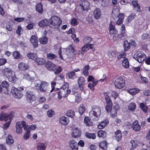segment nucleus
Here are the masks:
<instances>
[{"instance_id":"nucleus-15","label":"nucleus","mask_w":150,"mask_h":150,"mask_svg":"<svg viewBox=\"0 0 150 150\" xmlns=\"http://www.w3.org/2000/svg\"><path fill=\"white\" fill-rule=\"evenodd\" d=\"M85 82V79L83 77L81 76L78 79V84L81 90H83L84 89Z\"/></svg>"},{"instance_id":"nucleus-20","label":"nucleus","mask_w":150,"mask_h":150,"mask_svg":"<svg viewBox=\"0 0 150 150\" xmlns=\"http://www.w3.org/2000/svg\"><path fill=\"white\" fill-rule=\"evenodd\" d=\"M30 41L33 47H37L38 46V38L35 35H33L30 37Z\"/></svg>"},{"instance_id":"nucleus-14","label":"nucleus","mask_w":150,"mask_h":150,"mask_svg":"<svg viewBox=\"0 0 150 150\" xmlns=\"http://www.w3.org/2000/svg\"><path fill=\"white\" fill-rule=\"evenodd\" d=\"M26 96L27 100L31 102L34 100L35 99V97L33 92L30 91H27L26 94Z\"/></svg>"},{"instance_id":"nucleus-47","label":"nucleus","mask_w":150,"mask_h":150,"mask_svg":"<svg viewBox=\"0 0 150 150\" xmlns=\"http://www.w3.org/2000/svg\"><path fill=\"white\" fill-rule=\"evenodd\" d=\"M66 75L70 79H73L76 77L75 73L73 71L67 73Z\"/></svg>"},{"instance_id":"nucleus-58","label":"nucleus","mask_w":150,"mask_h":150,"mask_svg":"<svg viewBox=\"0 0 150 150\" xmlns=\"http://www.w3.org/2000/svg\"><path fill=\"white\" fill-rule=\"evenodd\" d=\"M112 103L108 104L105 107V109L108 112H109L112 110Z\"/></svg>"},{"instance_id":"nucleus-16","label":"nucleus","mask_w":150,"mask_h":150,"mask_svg":"<svg viewBox=\"0 0 150 150\" xmlns=\"http://www.w3.org/2000/svg\"><path fill=\"white\" fill-rule=\"evenodd\" d=\"M69 144L72 150H78V146L77 142L75 140H70L69 142Z\"/></svg>"},{"instance_id":"nucleus-9","label":"nucleus","mask_w":150,"mask_h":150,"mask_svg":"<svg viewBox=\"0 0 150 150\" xmlns=\"http://www.w3.org/2000/svg\"><path fill=\"white\" fill-rule=\"evenodd\" d=\"M109 33L110 35H114L113 39H114L115 37H116L118 33V31L115 28V25L112 24V21H110L109 23Z\"/></svg>"},{"instance_id":"nucleus-13","label":"nucleus","mask_w":150,"mask_h":150,"mask_svg":"<svg viewBox=\"0 0 150 150\" xmlns=\"http://www.w3.org/2000/svg\"><path fill=\"white\" fill-rule=\"evenodd\" d=\"M81 134V132L80 129L77 127L73 128L71 133V136L74 138H77L79 137Z\"/></svg>"},{"instance_id":"nucleus-59","label":"nucleus","mask_w":150,"mask_h":150,"mask_svg":"<svg viewBox=\"0 0 150 150\" xmlns=\"http://www.w3.org/2000/svg\"><path fill=\"white\" fill-rule=\"evenodd\" d=\"M62 69L61 67L59 66L56 69V67L54 69V73L56 74H59L62 71Z\"/></svg>"},{"instance_id":"nucleus-53","label":"nucleus","mask_w":150,"mask_h":150,"mask_svg":"<svg viewBox=\"0 0 150 150\" xmlns=\"http://www.w3.org/2000/svg\"><path fill=\"white\" fill-rule=\"evenodd\" d=\"M47 57L50 59H53L56 58L57 56L52 53H49L47 54Z\"/></svg>"},{"instance_id":"nucleus-48","label":"nucleus","mask_w":150,"mask_h":150,"mask_svg":"<svg viewBox=\"0 0 150 150\" xmlns=\"http://www.w3.org/2000/svg\"><path fill=\"white\" fill-rule=\"evenodd\" d=\"M139 107L144 112H147L148 108L144 103H140L139 105Z\"/></svg>"},{"instance_id":"nucleus-27","label":"nucleus","mask_w":150,"mask_h":150,"mask_svg":"<svg viewBox=\"0 0 150 150\" xmlns=\"http://www.w3.org/2000/svg\"><path fill=\"white\" fill-rule=\"evenodd\" d=\"M14 142V141L12 136L10 134L8 135L6 139V144L8 145H10L13 144Z\"/></svg>"},{"instance_id":"nucleus-49","label":"nucleus","mask_w":150,"mask_h":150,"mask_svg":"<svg viewBox=\"0 0 150 150\" xmlns=\"http://www.w3.org/2000/svg\"><path fill=\"white\" fill-rule=\"evenodd\" d=\"M81 100L82 98L80 93H78L75 96V100L76 102L79 103L81 101Z\"/></svg>"},{"instance_id":"nucleus-61","label":"nucleus","mask_w":150,"mask_h":150,"mask_svg":"<svg viewBox=\"0 0 150 150\" xmlns=\"http://www.w3.org/2000/svg\"><path fill=\"white\" fill-rule=\"evenodd\" d=\"M1 84L3 87L6 88L7 90V88L9 86V84L7 81H3L2 82Z\"/></svg>"},{"instance_id":"nucleus-63","label":"nucleus","mask_w":150,"mask_h":150,"mask_svg":"<svg viewBox=\"0 0 150 150\" xmlns=\"http://www.w3.org/2000/svg\"><path fill=\"white\" fill-rule=\"evenodd\" d=\"M20 54L19 52L18 51H15L13 53V56L15 59H18L20 56Z\"/></svg>"},{"instance_id":"nucleus-5","label":"nucleus","mask_w":150,"mask_h":150,"mask_svg":"<svg viewBox=\"0 0 150 150\" xmlns=\"http://www.w3.org/2000/svg\"><path fill=\"white\" fill-rule=\"evenodd\" d=\"M146 57V55L142 51L136 52L133 56V58L140 63H142L144 61Z\"/></svg>"},{"instance_id":"nucleus-3","label":"nucleus","mask_w":150,"mask_h":150,"mask_svg":"<svg viewBox=\"0 0 150 150\" xmlns=\"http://www.w3.org/2000/svg\"><path fill=\"white\" fill-rule=\"evenodd\" d=\"M50 25L54 28H58L62 23L60 18L56 16H53L49 18Z\"/></svg>"},{"instance_id":"nucleus-44","label":"nucleus","mask_w":150,"mask_h":150,"mask_svg":"<svg viewBox=\"0 0 150 150\" xmlns=\"http://www.w3.org/2000/svg\"><path fill=\"white\" fill-rule=\"evenodd\" d=\"M84 123L88 126H91L93 125L92 122L90 120L88 117H86L84 119Z\"/></svg>"},{"instance_id":"nucleus-26","label":"nucleus","mask_w":150,"mask_h":150,"mask_svg":"<svg viewBox=\"0 0 150 150\" xmlns=\"http://www.w3.org/2000/svg\"><path fill=\"white\" fill-rule=\"evenodd\" d=\"M109 123L107 120H105L100 122L98 125V128L99 129H102L105 127Z\"/></svg>"},{"instance_id":"nucleus-2","label":"nucleus","mask_w":150,"mask_h":150,"mask_svg":"<svg viewBox=\"0 0 150 150\" xmlns=\"http://www.w3.org/2000/svg\"><path fill=\"white\" fill-rule=\"evenodd\" d=\"M4 75L8 79L9 81L12 82H15L17 78L15 75V72L10 69L5 68L3 71Z\"/></svg>"},{"instance_id":"nucleus-11","label":"nucleus","mask_w":150,"mask_h":150,"mask_svg":"<svg viewBox=\"0 0 150 150\" xmlns=\"http://www.w3.org/2000/svg\"><path fill=\"white\" fill-rule=\"evenodd\" d=\"M80 5L83 10H88L90 8V3L87 0L81 1L80 3Z\"/></svg>"},{"instance_id":"nucleus-51","label":"nucleus","mask_w":150,"mask_h":150,"mask_svg":"<svg viewBox=\"0 0 150 150\" xmlns=\"http://www.w3.org/2000/svg\"><path fill=\"white\" fill-rule=\"evenodd\" d=\"M99 146L103 149H106L107 148V142L106 141L101 142L99 144Z\"/></svg>"},{"instance_id":"nucleus-37","label":"nucleus","mask_w":150,"mask_h":150,"mask_svg":"<svg viewBox=\"0 0 150 150\" xmlns=\"http://www.w3.org/2000/svg\"><path fill=\"white\" fill-rule=\"evenodd\" d=\"M39 41L41 44H45L47 43L48 41V39L45 36L39 38Z\"/></svg>"},{"instance_id":"nucleus-24","label":"nucleus","mask_w":150,"mask_h":150,"mask_svg":"<svg viewBox=\"0 0 150 150\" xmlns=\"http://www.w3.org/2000/svg\"><path fill=\"white\" fill-rule=\"evenodd\" d=\"M93 16L95 19H98L100 18L101 15V11L99 8H96L93 11Z\"/></svg>"},{"instance_id":"nucleus-25","label":"nucleus","mask_w":150,"mask_h":150,"mask_svg":"<svg viewBox=\"0 0 150 150\" xmlns=\"http://www.w3.org/2000/svg\"><path fill=\"white\" fill-rule=\"evenodd\" d=\"M140 90L138 88H134L129 89L127 90L128 93L132 95H135L138 93L139 91Z\"/></svg>"},{"instance_id":"nucleus-31","label":"nucleus","mask_w":150,"mask_h":150,"mask_svg":"<svg viewBox=\"0 0 150 150\" xmlns=\"http://www.w3.org/2000/svg\"><path fill=\"white\" fill-rule=\"evenodd\" d=\"M132 127L133 129L136 131H138L140 128V125L138 124V121H135L133 123Z\"/></svg>"},{"instance_id":"nucleus-45","label":"nucleus","mask_w":150,"mask_h":150,"mask_svg":"<svg viewBox=\"0 0 150 150\" xmlns=\"http://www.w3.org/2000/svg\"><path fill=\"white\" fill-rule=\"evenodd\" d=\"M89 69L88 65H86L84 67L83 71V74L85 76H88V70Z\"/></svg>"},{"instance_id":"nucleus-12","label":"nucleus","mask_w":150,"mask_h":150,"mask_svg":"<svg viewBox=\"0 0 150 150\" xmlns=\"http://www.w3.org/2000/svg\"><path fill=\"white\" fill-rule=\"evenodd\" d=\"M71 92L70 90L66 91L61 90L58 92V98L59 99H61L62 97H66L68 96Z\"/></svg>"},{"instance_id":"nucleus-38","label":"nucleus","mask_w":150,"mask_h":150,"mask_svg":"<svg viewBox=\"0 0 150 150\" xmlns=\"http://www.w3.org/2000/svg\"><path fill=\"white\" fill-rule=\"evenodd\" d=\"M37 150H45L46 149V146L43 143H39L37 146Z\"/></svg>"},{"instance_id":"nucleus-35","label":"nucleus","mask_w":150,"mask_h":150,"mask_svg":"<svg viewBox=\"0 0 150 150\" xmlns=\"http://www.w3.org/2000/svg\"><path fill=\"white\" fill-rule=\"evenodd\" d=\"M106 132L104 130H100L98 132V136L99 137L104 138L106 136Z\"/></svg>"},{"instance_id":"nucleus-6","label":"nucleus","mask_w":150,"mask_h":150,"mask_svg":"<svg viewBox=\"0 0 150 150\" xmlns=\"http://www.w3.org/2000/svg\"><path fill=\"white\" fill-rule=\"evenodd\" d=\"M125 82L123 79L120 77L117 78L114 83L115 88L117 89H122L123 88L125 85Z\"/></svg>"},{"instance_id":"nucleus-18","label":"nucleus","mask_w":150,"mask_h":150,"mask_svg":"<svg viewBox=\"0 0 150 150\" xmlns=\"http://www.w3.org/2000/svg\"><path fill=\"white\" fill-rule=\"evenodd\" d=\"M49 84L45 81H42L40 83V91L41 92H45L47 90Z\"/></svg>"},{"instance_id":"nucleus-32","label":"nucleus","mask_w":150,"mask_h":150,"mask_svg":"<svg viewBox=\"0 0 150 150\" xmlns=\"http://www.w3.org/2000/svg\"><path fill=\"white\" fill-rule=\"evenodd\" d=\"M122 64L123 67L127 68L129 67V64L128 59L127 58H124L122 60Z\"/></svg>"},{"instance_id":"nucleus-21","label":"nucleus","mask_w":150,"mask_h":150,"mask_svg":"<svg viewBox=\"0 0 150 150\" xmlns=\"http://www.w3.org/2000/svg\"><path fill=\"white\" fill-rule=\"evenodd\" d=\"M38 25L40 27L47 26L50 25L49 20L47 19L42 20L39 22Z\"/></svg>"},{"instance_id":"nucleus-55","label":"nucleus","mask_w":150,"mask_h":150,"mask_svg":"<svg viewBox=\"0 0 150 150\" xmlns=\"http://www.w3.org/2000/svg\"><path fill=\"white\" fill-rule=\"evenodd\" d=\"M23 79H27L28 81H32L33 80V79L28 74H24L23 76Z\"/></svg>"},{"instance_id":"nucleus-19","label":"nucleus","mask_w":150,"mask_h":150,"mask_svg":"<svg viewBox=\"0 0 150 150\" xmlns=\"http://www.w3.org/2000/svg\"><path fill=\"white\" fill-rule=\"evenodd\" d=\"M29 67V65L25 63L21 62L18 64V68L20 70L25 71L28 69Z\"/></svg>"},{"instance_id":"nucleus-33","label":"nucleus","mask_w":150,"mask_h":150,"mask_svg":"<svg viewBox=\"0 0 150 150\" xmlns=\"http://www.w3.org/2000/svg\"><path fill=\"white\" fill-rule=\"evenodd\" d=\"M27 56L29 59H31L34 60H35L37 57V54L33 53L30 52L28 53Z\"/></svg>"},{"instance_id":"nucleus-40","label":"nucleus","mask_w":150,"mask_h":150,"mask_svg":"<svg viewBox=\"0 0 150 150\" xmlns=\"http://www.w3.org/2000/svg\"><path fill=\"white\" fill-rule=\"evenodd\" d=\"M86 110L85 107L83 104L81 105L79 108V112L81 115H83Z\"/></svg>"},{"instance_id":"nucleus-57","label":"nucleus","mask_w":150,"mask_h":150,"mask_svg":"<svg viewBox=\"0 0 150 150\" xmlns=\"http://www.w3.org/2000/svg\"><path fill=\"white\" fill-rule=\"evenodd\" d=\"M124 46L125 50H127L129 48V44L127 41H124Z\"/></svg>"},{"instance_id":"nucleus-56","label":"nucleus","mask_w":150,"mask_h":150,"mask_svg":"<svg viewBox=\"0 0 150 150\" xmlns=\"http://www.w3.org/2000/svg\"><path fill=\"white\" fill-rule=\"evenodd\" d=\"M54 112L53 110L52 109L49 110L47 112V115L49 117H52L53 115H54Z\"/></svg>"},{"instance_id":"nucleus-36","label":"nucleus","mask_w":150,"mask_h":150,"mask_svg":"<svg viewBox=\"0 0 150 150\" xmlns=\"http://www.w3.org/2000/svg\"><path fill=\"white\" fill-rule=\"evenodd\" d=\"M66 115L68 117L73 118L75 115L74 112L71 110H68L67 111Z\"/></svg>"},{"instance_id":"nucleus-1","label":"nucleus","mask_w":150,"mask_h":150,"mask_svg":"<svg viewBox=\"0 0 150 150\" xmlns=\"http://www.w3.org/2000/svg\"><path fill=\"white\" fill-rule=\"evenodd\" d=\"M75 51L74 47L71 45H69L67 48H61L59 52L60 58L63 59L64 58H70L71 55Z\"/></svg>"},{"instance_id":"nucleus-17","label":"nucleus","mask_w":150,"mask_h":150,"mask_svg":"<svg viewBox=\"0 0 150 150\" xmlns=\"http://www.w3.org/2000/svg\"><path fill=\"white\" fill-rule=\"evenodd\" d=\"M59 123L65 126L68 125L69 122V120L67 117L62 116L59 119Z\"/></svg>"},{"instance_id":"nucleus-39","label":"nucleus","mask_w":150,"mask_h":150,"mask_svg":"<svg viewBox=\"0 0 150 150\" xmlns=\"http://www.w3.org/2000/svg\"><path fill=\"white\" fill-rule=\"evenodd\" d=\"M85 136L87 138L89 139H95L96 137L95 134L88 132L85 133Z\"/></svg>"},{"instance_id":"nucleus-46","label":"nucleus","mask_w":150,"mask_h":150,"mask_svg":"<svg viewBox=\"0 0 150 150\" xmlns=\"http://www.w3.org/2000/svg\"><path fill=\"white\" fill-rule=\"evenodd\" d=\"M24 129H25L27 131L24 134L23 138L24 139L26 140L29 138L30 136V131L27 130L26 127L24 128Z\"/></svg>"},{"instance_id":"nucleus-52","label":"nucleus","mask_w":150,"mask_h":150,"mask_svg":"<svg viewBox=\"0 0 150 150\" xmlns=\"http://www.w3.org/2000/svg\"><path fill=\"white\" fill-rule=\"evenodd\" d=\"M27 130L29 131L30 130H35L37 127V126L35 125H32L30 126H26Z\"/></svg>"},{"instance_id":"nucleus-64","label":"nucleus","mask_w":150,"mask_h":150,"mask_svg":"<svg viewBox=\"0 0 150 150\" xmlns=\"http://www.w3.org/2000/svg\"><path fill=\"white\" fill-rule=\"evenodd\" d=\"M125 16V15L123 13H120L118 15L117 17L118 18L122 20V21H124V18Z\"/></svg>"},{"instance_id":"nucleus-23","label":"nucleus","mask_w":150,"mask_h":150,"mask_svg":"<svg viewBox=\"0 0 150 150\" xmlns=\"http://www.w3.org/2000/svg\"><path fill=\"white\" fill-rule=\"evenodd\" d=\"M45 66L47 69L50 71L54 70L55 68V65L51 62L48 61L46 62Z\"/></svg>"},{"instance_id":"nucleus-4","label":"nucleus","mask_w":150,"mask_h":150,"mask_svg":"<svg viewBox=\"0 0 150 150\" xmlns=\"http://www.w3.org/2000/svg\"><path fill=\"white\" fill-rule=\"evenodd\" d=\"M23 89L24 88L23 87L18 88L13 87L11 89V93L14 98L19 99L21 98L23 96L21 91L23 90Z\"/></svg>"},{"instance_id":"nucleus-28","label":"nucleus","mask_w":150,"mask_h":150,"mask_svg":"<svg viewBox=\"0 0 150 150\" xmlns=\"http://www.w3.org/2000/svg\"><path fill=\"white\" fill-rule=\"evenodd\" d=\"M137 2V0H132V3L134 8L136 9L137 11L139 12L140 11V7Z\"/></svg>"},{"instance_id":"nucleus-8","label":"nucleus","mask_w":150,"mask_h":150,"mask_svg":"<svg viewBox=\"0 0 150 150\" xmlns=\"http://www.w3.org/2000/svg\"><path fill=\"white\" fill-rule=\"evenodd\" d=\"M90 113L93 114L94 116L98 117L101 114V110L100 107L98 105H94L92 107V110Z\"/></svg>"},{"instance_id":"nucleus-62","label":"nucleus","mask_w":150,"mask_h":150,"mask_svg":"<svg viewBox=\"0 0 150 150\" xmlns=\"http://www.w3.org/2000/svg\"><path fill=\"white\" fill-rule=\"evenodd\" d=\"M23 30L21 27L20 25H18L17 29L16 31V33L19 36L21 35V32Z\"/></svg>"},{"instance_id":"nucleus-54","label":"nucleus","mask_w":150,"mask_h":150,"mask_svg":"<svg viewBox=\"0 0 150 150\" xmlns=\"http://www.w3.org/2000/svg\"><path fill=\"white\" fill-rule=\"evenodd\" d=\"M69 86V84L67 82H65L61 87L62 90L66 91L67 90H69L70 89H68Z\"/></svg>"},{"instance_id":"nucleus-30","label":"nucleus","mask_w":150,"mask_h":150,"mask_svg":"<svg viewBox=\"0 0 150 150\" xmlns=\"http://www.w3.org/2000/svg\"><path fill=\"white\" fill-rule=\"evenodd\" d=\"M136 17V14L134 13H132L130 14L127 17L126 20L127 23H129L131 22Z\"/></svg>"},{"instance_id":"nucleus-29","label":"nucleus","mask_w":150,"mask_h":150,"mask_svg":"<svg viewBox=\"0 0 150 150\" xmlns=\"http://www.w3.org/2000/svg\"><path fill=\"white\" fill-rule=\"evenodd\" d=\"M36 11L39 13H42L43 12V8L42 5L41 3H38L36 6Z\"/></svg>"},{"instance_id":"nucleus-60","label":"nucleus","mask_w":150,"mask_h":150,"mask_svg":"<svg viewBox=\"0 0 150 150\" xmlns=\"http://www.w3.org/2000/svg\"><path fill=\"white\" fill-rule=\"evenodd\" d=\"M92 40V39L91 37H86L84 38L83 42L85 43H89Z\"/></svg>"},{"instance_id":"nucleus-7","label":"nucleus","mask_w":150,"mask_h":150,"mask_svg":"<svg viewBox=\"0 0 150 150\" xmlns=\"http://www.w3.org/2000/svg\"><path fill=\"white\" fill-rule=\"evenodd\" d=\"M26 122L24 121H19L17 122L16 125V132L18 134H21L23 131V127L26 128L25 126Z\"/></svg>"},{"instance_id":"nucleus-10","label":"nucleus","mask_w":150,"mask_h":150,"mask_svg":"<svg viewBox=\"0 0 150 150\" xmlns=\"http://www.w3.org/2000/svg\"><path fill=\"white\" fill-rule=\"evenodd\" d=\"M93 46V45L92 44H86L81 47V51H79L78 52V54H83L84 52L89 50L90 49H92Z\"/></svg>"},{"instance_id":"nucleus-41","label":"nucleus","mask_w":150,"mask_h":150,"mask_svg":"<svg viewBox=\"0 0 150 150\" xmlns=\"http://www.w3.org/2000/svg\"><path fill=\"white\" fill-rule=\"evenodd\" d=\"M79 23L78 20L75 18L71 19L70 21V23L73 26H75L77 25Z\"/></svg>"},{"instance_id":"nucleus-22","label":"nucleus","mask_w":150,"mask_h":150,"mask_svg":"<svg viewBox=\"0 0 150 150\" xmlns=\"http://www.w3.org/2000/svg\"><path fill=\"white\" fill-rule=\"evenodd\" d=\"M14 112L13 111L11 112L9 114H5L4 121L6 122L9 120V121L11 122L14 117Z\"/></svg>"},{"instance_id":"nucleus-34","label":"nucleus","mask_w":150,"mask_h":150,"mask_svg":"<svg viewBox=\"0 0 150 150\" xmlns=\"http://www.w3.org/2000/svg\"><path fill=\"white\" fill-rule=\"evenodd\" d=\"M35 63L38 65H42L45 62V59L43 58H37L35 59Z\"/></svg>"},{"instance_id":"nucleus-43","label":"nucleus","mask_w":150,"mask_h":150,"mask_svg":"<svg viewBox=\"0 0 150 150\" xmlns=\"http://www.w3.org/2000/svg\"><path fill=\"white\" fill-rule=\"evenodd\" d=\"M115 137L117 141L120 140L122 137V134L120 130H117L115 132Z\"/></svg>"},{"instance_id":"nucleus-42","label":"nucleus","mask_w":150,"mask_h":150,"mask_svg":"<svg viewBox=\"0 0 150 150\" xmlns=\"http://www.w3.org/2000/svg\"><path fill=\"white\" fill-rule=\"evenodd\" d=\"M104 95L105 96V99L106 100V102L107 104H110L112 103V101L110 96L108 95V93L107 92L104 93Z\"/></svg>"},{"instance_id":"nucleus-50","label":"nucleus","mask_w":150,"mask_h":150,"mask_svg":"<svg viewBox=\"0 0 150 150\" xmlns=\"http://www.w3.org/2000/svg\"><path fill=\"white\" fill-rule=\"evenodd\" d=\"M136 108V104L134 103H130L128 107L129 110L131 111L134 110Z\"/></svg>"}]
</instances>
